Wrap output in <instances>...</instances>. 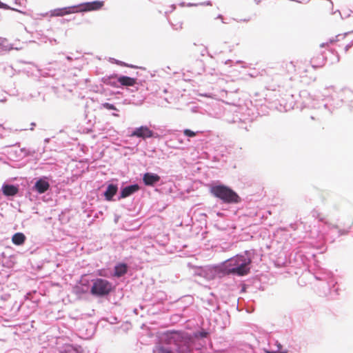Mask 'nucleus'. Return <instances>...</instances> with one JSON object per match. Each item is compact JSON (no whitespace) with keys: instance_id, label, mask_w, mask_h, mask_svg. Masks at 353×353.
I'll return each mask as SVG.
<instances>
[{"instance_id":"9d476101","label":"nucleus","mask_w":353,"mask_h":353,"mask_svg":"<svg viewBox=\"0 0 353 353\" xmlns=\"http://www.w3.org/2000/svg\"><path fill=\"white\" fill-rule=\"evenodd\" d=\"M117 190L118 188L116 185L110 184L104 193L105 199L107 201H111L112 199V197L116 194Z\"/></svg>"},{"instance_id":"5701e85b","label":"nucleus","mask_w":353,"mask_h":353,"mask_svg":"<svg viewBox=\"0 0 353 353\" xmlns=\"http://www.w3.org/2000/svg\"><path fill=\"white\" fill-rule=\"evenodd\" d=\"M155 179H156V182H157L159 179V177L157 175H156Z\"/></svg>"},{"instance_id":"412c9836","label":"nucleus","mask_w":353,"mask_h":353,"mask_svg":"<svg viewBox=\"0 0 353 353\" xmlns=\"http://www.w3.org/2000/svg\"><path fill=\"white\" fill-rule=\"evenodd\" d=\"M278 350H283L282 348V345L280 343L277 344Z\"/></svg>"},{"instance_id":"ddd939ff","label":"nucleus","mask_w":353,"mask_h":353,"mask_svg":"<svg viewBox=\"0 0 353 353\" xmlns=\"http://www.w3.org/2000/svg\"><path fill=\"white\" fill-rule=\"evenodd\" d=\"M127 272V266L125 264H119L115 266L114 268V276L120 277L125 274Z\"/></svg>"},{"instance_id":"2eb2a0df","label":"nucleus","mask_w":353,"mask_h":353,"mask_svg":"<svg viewBox=\"0 0 353 353\" xmlns=\"http://www.w3.org/2000/svg\"><path fill=\"white\" fill-rule=\"evenodd\" d=\"M0 8H3V9H5V10H12L18 12L19 13H21V14H23L24 15H27L28 14V13L26 12L18 10V9H17L15 8H11L10 6H8L7 4L2 3L1 1H0Z\"/></svg>"},{"instance_id":"f257e3e1","label":"nucleus","mask_w":353,"mask_h":353,"mask_svg":"<svg viewBox=\"0 0 353 353\" xmlns=\"http://www.w3.org/2000/svg\"><path fill=\"white\" fill-rule=\"evenodd\" d=\"M251 261L243 256H237L228 260L224 265L226 273L243 276L250 272L248 267Z\"/></svg>"},{"instance_id":"f3484780","label":"nucleus","mask_w":353,"mask_h":353,"mask_svg":"<svg viewBox=\"0 0 353 353\" xmlns=\"http://www.w3.org/2000/svg\"><path fill=\"white\" fill-rule=\"evenodd\" d=\"M103 106L105 108L108 109V110H117V108L113 104H111V103H103Z\"/></svg>"},{"instance_id":"b1692460","label":"nucleus","mask_w":353,"mask_h":353,"mask_svg":"<svg viewBox=\"0 0 353 353\" xmlns=\"http://www.w3.org/2000/svg\"><path fill=\"white\" fill-rule=\"evenodd\" d=\"M352 223H353V218H352Z\"/></svg>"},{"instance_id":"4468645a","label":"nucleus","mask_w":353,"mask_h":353,"mask_svg":"<svg viewBox=\"0 0 353 353\" xmlns=\"http://www.w3.org/2000/svg\"><path fill=\"white\" fill-rule=\"evenodd\" d=\"M143 182L147 185H152L154 183V175L149 173L145 174L143 176Z\"/></svg>"},{"instance_id":"39448f33","label":"nucleus","mask_w":353,"mask_h":353,"mask_svg":"<svg viewBox=\"0 0 353 353\" xmlns=\"http://www.w3.org/2000/svg\"><path fill=\"white\" fill-rule=\"evenodd\" d=\"M77 6L57 8L50 11V17H63L66 14L77 12Z\"/></svg>"},{"instance_id":"0eeeda50","label":"nucleus","mask_w":353,"mask_h":353,"mask_svg":"<svg viewBox=\"0 0 353 353\" xmlns=\"http://www.w3.org/2000/svg\"><path fill=\"white\" fill-rule=\"evenodd\" d=\"M152 135V132L146 127H141L139 128L136 129L132 133V136H135L137 137H150Z\"/></svg>"},{"instance_id":"f8f14e48","label":"nucleus","mask_w":353,"mask_h":353,"mask_svg":"<svg viewBox=\"0 0 353 353\" xmlns=\"http://www.w3.org/2000/svg\"><path fill=\"white\" fill-rule=\"evenodd\" d=\"M118 81L121 83V85L125 86H133L136 83V80L134 78L126 76L119 77Z\"/></svg>"},{"instance_id":"20e7f679","label":"nucleus","mask_w":353,"mask_h":353,"mask_svg":"<svg viewBox=\"0 0 353 353\" xmlns=\"http://www.w3.org/2000/svg\"><path fill=\"white\" fill-rule=\"evenodd\" d=\"M103 6V1H94L92 2H88L79 6V11L88 12L92 10H98ZM78 8V6H77Z\"/></svg>"},{"instance_id":"423d86ee","label":"nucleus","mask_w":353,"mask_h":353,"mask_svg":"<svg viewBox=\"0 0 353 353\" xmlns=\"http://www.w3.org/2000/svg\"><path fill=\"white\" fill-rule=\"evenodd\" d=\"M139 190V186L137 184L131 185L125 187L121 192L120 197L123 199L126 198Z\"/></svg>"},{"instance_id":"4be33fe9","label":"nucleus","mask_w":353,"mask_h":353,"mask_svg":"<svg viewBox=\"0 0 353 353\" xmlns=\"http://www.w3.org/2000/svg\"><path fill=\"white\" fill-rule=\"evenodd\" d=\"M201 336L205 337L206 336V333L205 332L202 333L201 334Z\"/></svg>"},{"instance_id":"1a4fd4ad","label":"nucleus","mask_w":353,"mask_h":353,"mask_svg":"<svg viewBox=\"0 0 353 353\" xmlns=\"http://www.w3.org/2000/svg\"><path fill=\"white\" fill-rule=\"evenodd\" d=\"M2 192L6 196H14L18 193L19 189L13 185H3L2 186Z\"/></svg>"},{"instance_id":"7ed1b4c3","label":"nucleus","mask_w":353,"mask_h":353,"mask_svg":"<svg viewBox=\"0 0 353 353\" xmlns=\"http://www.w3.org/2000/svg\"><path fill=\"white\" fill-rule=\"evenodd\" d=\"M111 290V283L105 279H97L93 281L90 293L94 296H102L108 294Z\"/></svg>"},{"instance_id":"aec40b11","label":"nucleus","mask_w":353,"mask_h":353,"mask_svg":"<svg viewBox=\"0 0 353 353\" xmlns=\"http://www.w3.org/2000/svg\"><path fill=\"white\" fill-rule=\"evenodd\" d=\"M316 217H317V219H319V221H323L324 218L322 216H321L320 214H318V216Z\"/></svg>"},{"instance_id":"6e6552de","label":"nucleus","mask_w":353,"mask_h":353,"mask_svg":"<svg viewBox=\"0 0 353 353\" xmlns=\"http://www.w3.org/2000/svg\"><path fill=\"white\" fill-rule=\"evenodd\" d=\"M34 188L39 193L42 194L49 189L50 184L46 181L39 179L36 182Z\"/></svg>"},{"instance_id":"6ab92c4d","label":"nucleus","mask_w":353,"mask_h":353,"mask_svg":"<svg viewBox=\"0 0 353 353\" xmlns=\"http://www.w3.org/2000/svg\"><path fill=\"white\" fill-rule=\"evenodd\" d=\"M265 353H288V352H287V350H276V351L266 350Z\"/></svg>"},{"instance_id":"9b49d317","label":"nucleus","mask_w":353,"mask_h":353,"mask_svg":"<svg viewBox=\"0 0 353 353\" xmlns=\"http://www.w3.org/2000/svg\"><path fill=\"white\" fill-rule=\"evenodd\" d=\"M26 236L22 232L15 233L12 237V243L16 245H21L25 243Z\"/></svg>"},{"instance_id":"f03ea898","label":"nucleus","mask_w":353,"mask_h":353,"mask_svg":"<svg viewBox=\"0 0 353 353\" xmlns=\"http://www.w3.org/2000/svg\"><path fill=\"white\" fill-rule=\"evenodd\" d=\"M210 193L215 197L221 199L225 203H239L241 201V197L233 190L224 185L212 186Z\"/></svg>"},{"instance_id":"a211bd4d","label":"nucleus","mask_w":353,"mask_h":353,"mask_svg":"<svg viewBox=\"0 0 353 353\" xmlns=\"http://www.w3.org/2000/svg\"><path fill=\"white\" fill-rule=\"evenodd\" d=\"M158 352L159 353H170V350H169L166 348H164V347H159L158 349Z\"/></svg>"},{"instance_id":"dca6fc26","label":"nucleus","mask_w":353,"mask_h":353,"mask_svg":"<svg viewBox=\"0 0 353 353\" xmlns=\"http://www.w3.org/2000/svg\"><path fill=\"white\" fill-rule=\"evenodd\" d=\"M183 134L187 136V137H193L194 136H196V132L189 130V129H185L184 131H183Z\"/></svg>"}]
</instances>
